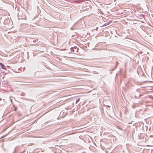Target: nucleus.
Masks as SVG:
<instances>
[{
	"mask_svg": "<svg viewBox=\"0 0 153 153\" xmlns=\"http://www.w3.org/2000/svg\"><path fill=\"white\" fill-rule=\"evenodd\" d=\"M71 52H74V53H76V52H77L78 51L79 49L77 48L76 47H71L70 49Z\"/></svg>",
	"mask_w": 153,
	"mask_h": 153,
	"instance_id": "obj_1",
	"label": "nucleus"
},
{
	"mask_svg": "<svg viewBox=\"0 0 153 153\" xmlns=\"http://www.w3.org/2000/svg\"><path fill=\"white\" fill-rule=\"evenodd\" d=\"M0 65L1 66V68L4 70H5L6 68L4 65L2 63L0 62Z\"/></svg>",
	"mask_w": 153,
	"mask_h": 153,
	"instance_id": "obj_2",
	"label": "nucleus"
},
{
	"mask_svg": "<svg viewBox=\"0 0 153 153\" xmlns=\"http://www.w3.org/2000/svg\"><path fill=\"white\" fill-rule=\"evenodd\" d=\"M110 24V23H109V22H107V23H106L105 24H104L102 26H106V25H108L109 24Z\"/></svg>",
	"mask_w": 153,
	"mask_h": 153,
	"instance_id": "obj_3",
	"label": "nucleus"
},
{
	"mask_svg": "<svg viewBox=\"0 0 153 153\" xmlns=\"http://www.w3.org/2000/svg\"><path fill=\"white\" fill-rule=\"evenodd\" d=\"M142 95L141 94H140L138 97H137L136 95L134 96L135 97L136 99L139 98Z\"/></svg>",
	"mask_w": 153,
	"mask_h": 153,
	"instance_id": "obj_4",
	"label": "nucleus"
},
{
	"mask_svg": "<svg viewBox=\"0 0 153 153\" xmlns=\"http://www.w3.org/2000/svg\"><path fill=\"white\" fill-rule=\"evenodd\" d=\"M13 106L14 107V110L15 111H16V110H17V108L14 105H13Z\"/></svg>",
	"mask_w": 153,
	"mask_h": 153,
	"instance_id": "obj_5",
	"label": "nucleus"
},
{
	"mask_svg": "<svg viewBox=\"0 0 153 153\" xmlns=\"http://www.w3.org/2000/svg\"><path fill=\"white\" fill-rule=\"evenodd\" d=\"M79 99H80L79 98L76 100V103L79 102Z\"/></svg>",
	"mask_w": 153,
	"mask_h": 153,
	"instance_id": "obj_6",
	"label": "nucleus"
},
{
	"mask_svg": "<svg viewBox=\"0 0 153 153\" xmlns=\"http://www.w3.org/2000/svg\"><path fill=\"white\" fill-rule=\"evenodd\" d=\"M98 11L99 13H101V12H102V11H101V10H100V9H98Z\"/></svg>",
	"mask_w": 153,
	"mask_h": 153,
	"instance_id": "obj_7",
	"label": "nucleus"
},
{
	"mask_svg": "<svg viewBox=\"0 0 153 153\" xmlns=\"http://www.w3.org/2000/svg\"><path fill=\"white\" fill-rule=\"evenodd\" d=\"M33 143H30L29 145H27V146H32V145H33Z\"/></svg>",
	"mask_w": 153,
	"mask_h": 153,
	"instance_id": "obj_8",
	"label": "nucleus"
},
{
	"mask_svg": "<svg viewBox=\"0 0 153 153\" xmlns=\"http://www.w3.org/2000/svg\"><path fill=\"white\" fill-rule=\"evenodd\" d=\"M110 107V106L109 105H108L107 106V109H108V108H109Z\"/></svg>",
	"mask_w": 153,
	"mask_h": 153,
	"instance_id": "obj_9",
	"label": "nucleus"
},
{
	"mask_svg": "<svg viewBox=\"0 0 153 153\" xmlns=\"http://www.w3.org/2000/svg\"><path fill=\"white\" fill-rule=\"evenodd\" d=\"M4 83L5 85H6V84H7V82H6V81H4Z\"/></svg>",
	"mask_w": 153,
	"mask_h": 153,
	"instance_id": "obj_10",
	"label": "nucleus"
},
{
	"mask_svg": "<svg viewBox=\"0 0 153 153\" xmlns=\"http://www.w3.org/2000/svg\"><path fill=\"white\" fill-rule=\"evenodd\" d=\"M136 91L137 92H139V93H140V92L139 91H138V89H137L136 90Z\"/></svg>",
	"mask_w": 153,
	"mask_h": 153,
	"instance_id": "obj_11",
	"label": "nucleus"
},
{
	"mask_svg": "<svg viewBox=\"0 0 153 153\" xmlns=\"http://www.w3.org/2000/svg\"><path fill=\"white\" fill-rule=\"evenodd\" d=\"M71 30H73V28L72 27H71Z\"/></svg>",
	"mask_w": 153,
	"mask_h": 153,
	"instance_id": "obj_12",
	"label": "nucleus"
},
{
	"mask_svg": "<svg viewBox=\"0 0 153 153\" xmlns=\"http://www.w3.org/2000/svg\"><path fill=\"white\" fill-rule=\"evenodd\" d=\"M15 150H16V148H15V150H14V152L13 153H14V152H15Z\"/></svg>",
	"mask_w": 153,
	"mask_h": 153,
	"instance_id": "obj_13",
	"label": "nucleus"
},
{
	"mask_svg": "<svg viewBox=\"0 0 153 153\" xmlns=\"http://www.w3.org/2000/svg\"><path fill=\"white\" fill-rule=\"evenodd\" d=\"M153 137V136H152V135L150 136V137Z\"/></svg>",
	"mask_w": 153,
	"mask_h": 153,
	"instance_id": "obj_14",
	"label": "nucleus"
},
{
	"mask_svg": "<svg viewBox=\"0 0 153 153\" xmlns=\"http://www.w3.org/2000/svg\"><path fill=\"white\" fill-rule=\"evenodd\" d=\"M1 100V98H0V101Z\"/></svg>",
	"mask_w": 153,
	"mask_h": 153,
	"instance_id": "obj_15",
	"label": "nucleus"
},
{
	"mask_svg": "<svg viewBox=\"0 0 153 153\" xmlns=\"http://www.w3.org/2000/svg\"><path fill=\"white\" fill-rule=\"evenodd\" d=\"M152 143H153V141H152Z\"/></svg>",
	"mask_w": 153,
	"mask_h": 153,
	"instance_id": "obj_16",
	"label": "nucleus"
}]
</instances>
